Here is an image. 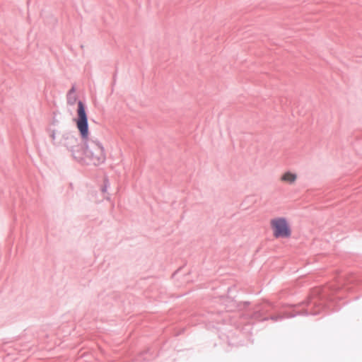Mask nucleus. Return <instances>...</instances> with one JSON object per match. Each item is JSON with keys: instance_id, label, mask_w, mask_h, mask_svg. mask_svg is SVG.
Instances as JSON below:
<instances>
[{"instance_id": "f257e3e1", "label": "nucleus", "mask_w": 362, "mask_h": 362, "mask_svg": "<svg viewBox=\"0 0 362 362\" xmlns=\"http://www.w3.org/2000/svg\"><path fill=\"white\" fill-rule=\"evenodd\" d=\"M64 139V145L78 161L99 165L105 160V149L100 143L91 141L86 144L85 146H79L78 139L75 136H67Z\"/></svg>"}, {"instance_id": "f03ea898", "label": "nucleus", "mask_w": 362, "mask_h": 362, "mask_svg": "<svg viewBox=\"0 0 362 362\" xmlns=\"http://www.w3.org/2000/svg\"><path fill=\"white\" fill-rule=\"evenodd\" d=\"M269 227L272 236L276 239H289L292 236V228L286 217L276 216L271 218Z\"/></svg>"}, {"instance_id": "7ed1b4c3", "label": "nucleus", "mask_w": 362, "mask_h": 362, "mask_svg": "<svg viewBox=\"0 0 362 362\" xmlns=\"http://www.w3.org/2000/svg\"><path fill=\"white\" fill-rule=\"evenodd\" d=\"M74 122L81 138L86 140L89 136L88 115L81 101L78 102L77 117L74 119Z\"/></svg>"}, {"instance_id": "20e7f679", "label": "nucleus", "mask_w": 362, "mask_h": 362, "mask_svg": "<svg viewBox=\"0 0 362 362\" xmlns=\"http://www.w3.org/2000/svg\"><path fill=\"white\" fill-rule=\"evenodd\" d=\"M297 177L298 176L296 173L288 171L282 174L280 180L283 182L292 185L295 183V182L296 181Z\"/></svg>"}, {"instance_id": "39448f33", "label": "nucleus", "mask_w": 362, "mask_h": 362, "mask_svg": "<svg viewBox=\"0 0 362 362\" xmlns=\"http://www.w3.org/2000/svg\"><path fill=\"white\" fill-rule=\"evenodd\" d=\"M74 93V88L71 89L69 93V95H68V102L70 104H74L76 101V98L74 97L72 99L71 98V95Z\"/></svg>"}]
</instances>
